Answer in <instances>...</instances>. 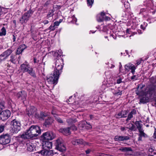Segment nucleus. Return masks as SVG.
<instances>
[{
    "mask_svg": "<svg viewBox=\"0 0 156 156\" xmlns=\"http://www.w3.org/2000/svg\"><path fill=\"white\" fill-rule=\"evenodd\" d=\"M11 129V132L13 133H17L21 129V124L20 122L16 120H13L10 123Z\"/></svg>",
    "mask_w": 156,
    "mask_h": 156,
    "instance_id": "nucleus-6",
    "label": "nucleus"
},
{
    "mask_svg": "<svg viewBox=\"0 0 156 156\" xmlns=\"http://www.w3.org/2000/svg\"><path fill=\"white\" fill-rule=\"evenodd\" d=\"M59 24L60 22H58V21H56L53 23V24L56 27L59 26Z\"/></svg>",
    "mask_w": 156,
    "mask_h": 156,
    "instance_id": "nucleus-49",
    "label": "nucleus"
},
{
    "mask_svg": "<svg viewBox=\"0 0 156 156\" xmlns=\"http://www.w3.org/2000/svg\"><path fill=\"white\" fill-rule=\"evenodd\" d=\"M139 131V137L138 138V140L139 141H141L142 140V137L146 138L147 137V135L144 132L143 129Z\"/></svg>",
    "mask_w": 156,
    "mask_h": 156,
    "instance_id": "nucleus-23",
    "label": "nucleus"
},
{
    "mask_svg": "<svg viewBox=\"0 0 156 156\" xmlns=\"http://www.w3.org/2000/svg\"><path fill=\"white\" fill-rule=\"evenodd\" d=\"M110 37H113V38H114V39H115V38H116V37H115V36H114L113 35H111L110 36Z\"/></svg>",
    "mask_w": 156,
    "mask_h": 156,
    "instance_id": "nucleus-60",
    "label": "nucleus"
},
{
    "mask_svg": "<svg viewBox=\"0 0 156 156\" xmlns=\"http://www.w3.org/2000/svg\"><path fill=\"white\" fill-rule=\"evenodd\" d=\"M26 48L27 47L24 44H22L20 45L16 50V55H19L21 54Z\"/></svg>",
    "mask_w": 156,
    "mask_h": 156,
    "instance_id": "nucleus-20",
    "label": "nucleus"
},
{
    "mask_svg": "<svg viewBox=\"0 0 156 156\" xmlns=\"http://www.w3.org/2000/svg\"><path fill=\"white\" fill-rule=\"evenodd\" d=\"M133 117V115H132L131 114L129 113L128 115L127 119H126V121H129V120H130Z\"/></svg>",
    "mask_w": 156,
    "mask_h": 156,
    "instance_id": "nucleus-41",
    "label": "nucleus"
},
{
    "mask_svg": "<svg viewBox=\"0 0 156 156\" xmlns=\"http://www.w3.org/2000/svg\"><path fill=\"white\" fill-rule=\"evenodd\" d=\"M115 67V66L114 65H112V66L111 67V68H114Z\"/></svg>",
    "mask_w": 156,
    "mask_h": 156,
    "instance_id": "nucleus-62",
    "label": "nucleus"
},
{
    "mask_svg": "<svg viewBox=\"0 0 156 156\" xmlns=\"http://www.w3.org/2000/svg\"><path fill=\"white\" fill-rule=\"evenodd\" d=\"M144 85L139 84L137 89L136 90V93L139 96L145 95L150 98H156V85H150L147 87L145 90L143 89Z\"/></svg>",
    "mask_w": 156,
    "mask_h": 156,
    "instance_id": "nucleus-1",
    "label": "nucleus"
},
{
    "mask_svg": "<svg viewBox=\"0 0 156 156\" xmlns=\"http://www.w3.org/2000/svg\"><path fill=\"white\" fill-rule=\"evenodd\" d=\"M111 89L112 90V92L113 94L117 95H121L122 94V91H120L118 88L115 87V89L111 88Z\"/></svg>",
    "mask_w": 156,
    "mask_h": 156,
    "instance_id": "nucleus-25",
    "label": "nucleus"
},
{
    "mask_svg": "<svg viewBox=\"0 0 156 156\" xmlns=\"http://www.w3.org/2000/svg\"><path fill=\"white\" fill-rule=\"evenodd\" d=\"M55 54L56 55H57L58 56H60L62 54L61 50H58L57 52L55 53Z\"/></svg>",
    "mask_w": 156,
    "mask_h": 156,
    "instance_id": "nucleus-40",
    "label": "nucleus"
},
{
    "mask_svg": "<svg viewBox=\"0 0 156 156\" xmlns=\"http://www.w3.org/2000/svg\"><path fill=\"white\" fill-rule=\"evenodd\" d=\"M92 128L90 124V123H87V126H86L85 129H89Z\"/></svg>",
    "mask_w": 156,
    "mask_h": 156,
    "instance_id": "nucleus-46",
    "label": "nucleus"
},
{
    "mask_svg": "<svg viewBox=\"0 0 156 156\" xmlns=\"http://www.w3.org/2000/svg\"><path fill=\"white\" fill-rule=\"evenodd\" d=\"M13 42H14L16 41V38L15 36L14 35H13Z\"/></svg>",
    "mask_w": 156,
    "mask_h": 156,
    "instance_id": "nucleus-59",
    "label": "nucleus"
},
{
    "mask_svg": "<svg viewBox=\"0 0 156 156\" xmlns=\"http://www.w3.org/2000/svg\"><path fill=\"white\" fill-rule=\"evenodd\" d=\"M94 0H87V4L88 6L91 7L94 3Z\"/></svg>",
    "mask_w": 156,
    "mask_h": 156,
    "instance_id": "nucleus-37",
    "label": "nucleus"
},
{
    "mask_svg": "<svg viewBox=\"0 0 156 156\" xmlns=\"http://www.w3.org/2000/svg\"><path fill=\"white\" fill-rule=\"evenodd\" d=\"M105 15V13L102 12L101 13L100 15H98L97 16V20L98 22H101L103 21L104 18V16Z\"/></svg>",
    "mask_w": 156,
    "mask_h": 156,
    "instance_id": "nucleus-26",
    "label": "nucleus"
},
{
    "mask_svg": "<svg viewBox=\"0 0 156 156\" xmlns=\"http://www.w3.org/2000/svg\"><path fill=\"white\" fill-rule=\"evenodd\" d=\"M26 147L27 150L31 152L33 151L35 148L34 144L31 142L27 143L26 144Z\"/></svg>",
    "mask_w": 156,
    "mask_h": 156,
    "instance_id": "nucleus-24",
    "label": "nucleus"
},
{
    "mask_svg": "<svg viewBox=\"0 0 156 156\" xmlns=\"http://www.w3.org/2000/svg\"><path fill=\"white\" fill-rule=\"evenodd\" d=\"M61 62H63V60L61 59H57L55 61V66L53 73L47 78V80L49 83L55 84L57 83L63 67Z\"/></svg>",
    "mask_w": 156,
    "mask_h": 156,
    "instance_id": "nucleus-2",
    "label": "nucleus"
},
{
    "mask_svg": "<svg viewBox=\"0 0 156 156\" xmlns=\"http://www.w3.org/2000/svg\"><path fill=\"white\" fill-rule=\"evenodd\" d=\"M140 28L143 30H145V27L143 26V25L141 24L140 26Z\"/></svg>",
    "mask_w": 156,
    "mask_h": 156,
    "instance_id": "nucleus-57",
    "label": "nucleus"
},
{
    "mask_svg": "<svg viewBox=\"0 0 156 156\" xmlns=\"http://www.w3.org/2000/svg\"><path fill=\"white\" fill-rule=\"evenodd\" d=\"M55 144L56 149L59 151L63 152L66 150L65 145L61 139H59L57 140Z\"/></svg>",
    "mask_w": 156,
    "mask_h": 156,
    "instance_id": "nucleus-7",
    "label": "nucleus"
},
{
    "mask_svg": "<svg viewBox=\"0 0 156 156\" xmlns=\"http://www.w3.org/2000/svg\"><path fill=\"white\" fill-rule=\"evenodd\" d=\"M5 126L4 125L2 124L0 125V133L2 132L4 129Z\"/></svg>",
    "mask_w": 156,
    "mask_h": 156,
    "instance_id": "nucleus-43",
    "label": "nucleus"
},
{
    "mask_svg": "<svg viewBox=\"0 0 156 156\" xmlns=\"http://www.w3.org/2000/svg\"><path fill=\"white\" fill-rule=\"evenodd\" d=\"M55 134L50 132H45L41 136V138L43 140H51L55 138Z\"/></svg>",
    "mask_w": 156,
    "mask_h": 156,
    "instance_id": "nucleus-8",
    "label": "nucleus"
},
{
    "mask_svg": "<svg viewBox=\"0 0 156 156\" xmlns=\"http://www.w3.org/2000/svg\"><path fill=\"white\" fill-rule=\"evenodd\" d=\"M153 137L154 139L156 138V129H155V131H154V134Z\"/></svg>",
    "mask_w": 156,
    "mask_h": 156,
    "instance_id": "nucleus-53",
    "label": "nucleus"
},
{
    "mask_svg": "<svg viewBox=\"0 0 156 156\" xmlns=\"http://www.w3.org/2000/svg\"><path fill=\"white\" fill-rule=\"evenodd\" d=\"M141 122L136 121L135 122V124L136 126L137 129H138L139 131L143 129L142 127V124L141 123Z\"/></svg>",
    "mask_w": 156,
    "mask_h": 156,
    "instance_id": "nucleus-27",
    "label": "nucleus"
},
{
    "mask_svg": "<svg viewBox=\"0 0 156 156\" xmlns=\"http://www.w3.org/2000/svg\"><path fill=\"white\" fill-rule=\"evenodd\" d=\"M131 126H130L129 129L131 130H133L134 131H135L136 130V129L135 128V126L133 124H131Z\"/></svg>",
    "mask_w": 156,
    "mask_h": 156,
    "instance_id": "nucleus-39",
    "label": "nucleus"
},
{
    "mask_svg": "<svg viewBox=\"0 0 156 156\" xmlns=\"http://www.w3.org/2000/svg\"><path fill=\"white\" fill-rule=\"evenodd\" d=\"M6 30L4 27H3L0 32V36L5 35L6 34Z\"/></svg>",
    "mask_w": 156,
    "mask_h": 156,
    "instance_id": "nucleus-35",
    "label": "nucleus"
},
{
    "mask_svg": "<svg viewBox=\"0 0 156 156\" xmlns=\"http://www.w3.org/2000/svg\"><path fill=\"white\" fill-rule=\"evenodd\" d=\"M72 144L74 145H78L79 144H82L84 145H87L88 143L87 142H85L82 139H77L74 138L73 139L72 141Z\"/></svg>",
    "mask_w": 156,
    "mask_h": 156,
    "instance_id": "nucleus-13",
    "label": "nucleus"
},
{
    "mask_svg": "<svg viewBox=\"0 0 156 156\" xmlns=\"http://www.w3.org/2000/svg\"><path fill=\"white\" fill-rule=\"evenodd\" d=\"M33 12L30 9L23 15L20 20V21L22 23L27 22L29 20V18L33 14Z\"/></svg>",
    "mask_w": 156,
    "mask_h": 156,
    "instance_id": "nucleus-9",
    "label": "nucleus"
},
{
    "mask_svg": "<svg viewBox=\"0 0 156 156\" xmlns=\"http://www.w3.org/2000/svg\"><path fill=\"white\" fill-rule=\"evenodd\" d=\"M12 52V51L11 49H8L4 51L0 55V61L3 60L7 58Z\"/></svg>",
    "mask_w": 156,
    "mask_h": 156,
    "instance_id": "nucleus-15",
    "label": "nucleus"
},
{
    "mask_svg": "<svg viewBox=\"0 0 156 156\" xmlns=\"http://www.w3.org/2000/svg\"><path fill=\"white\" fill-rule=\"evenodd\" d=\"M154 79V77H151L150 79V81L152 83H154L155 82H154L152 81V80Z\"/></svg>",
    "mask_w": 156,
    "mask_h": 156,
    "instance_id": "nucleus-56",
    "label": "nucleus"
},
{
    "mask_svg": "<svg viewBox=\"0 0 156 156\" xmlns=\"http://www.w3.org/2000/svg\"><path fill=\"white\" fill-rule=\"evenodd\" d=\"M40 127L37 125H32L26 132L21 136V137L24 139H30L37 136L41 133Z\"/></svg>",
    "mask_w": 156,
    "mask_h": 156,
    "instance_id": "nucleus-3",
    "label": "nucleus"
},
{
    "mask_svg": "<svg viewBox=\"0 0 156 156\" xmlns=\"http://www.w3.org/2000/svg\"><path fill=\"white\" fill-rule=\"evenodd\" d=\"M27 94L26 92L24 91L19 92L17 94V96L20 99L23 101L26 99Z\"/></svg>",
    "mask_w": 156,
    "mask_h": 156,
    "instance_id": "nucleus-18",
    "label": "nucleus"
},
{
    "mask_svg": "<svg viewBox=\"0 0 156 156\" xmlns=\"http://www.w3.org/2000/svg\"><path fill=\"white\" fill-rule=\"evenodd\" d=\"M59 131L60 132L62 133L64 135H69L70 134L69 127L60 129Z\"/></svg>",
    "mask_w": 156,
    "mask_h": 156,
    "instance_id": "nucleus-19",
    "label": "nucleus"
},
{
    "mask_svg": "<svg viewBox=\"0 0 156 156\" xmlns=\"http://www.w3.org/2000/svg\"><path fill=\"white\" fill-rule=\"evenodd\" d=\"M10 141V137L8 134L1 136H0V144H6L9 143Z\"/></svg>",
    "mask_w": 156,
    "mask_h": 156,
    "instance_id": "nucleus-10",
    "label": "nucleus"
},
{
    "mask_svg": "<svg viewBox=\"0 0 156 156\" xmlns=\"http://www.w3.org/2000/svg\"><path fill=\"white\" fill-rule=\"evenodd\" d=\"M117 83L119 84L122 82V79L121 78H119L117 80Z\"/></svg>",
    "mask_w": 156,
    "mask_h": 156,
    "instance_id": "nucleus-50",
    "label": "nucleus"
},
{
    "mask_svg": "<svg viewBox=\"0 0 156 156\" xmlns=\"http://www.w3.org/2000/svg\"><path fill=\"white\" fill-rule=\"evenodd\" d=\"M73 20L74 21H75V22H76L77 21V19L76 18H74V17H73Z\"/></svg>",
    "mask_w": 156,
    "mask_h": 156,
    "instance_id": "nucleus-61",
    "label": "nucleus"
},
{
    "mask_svg": "<svg viewBox=\"0 0 156 156\" xmlns=\"http://www.w3.org/2000/svg\"><path fill=\"white\" fill-rule=\"evenodd\" d=\"M62 19H60V20H59V22H60V23H61V22H62Z\"/></svg>",
    "mask_w": 156,
    "mask_h": 156,
    "instance_id": "nucleus-64",
    "label": "nucleus"
},
{
    "mask_svg": "<svg viewBox=\"0 0 156 156\" xmlns=\"http://www.w3.org/2000/svg\"><path fill=\"white\" fill-rule=\"evenodd\" d=\"M91 151V150L90 149H88L85 151L86 153L87 154H88L90 153Z\"/></svg>",
    "mask_w": 156,
    "mask_h": 156,
    "instance_id": "nucleus-54",
    "label": "nucleus"
},
{
    "mask_svg": "<svg viewBox=\"0 0 156 156\" xmlns=\"http://www.w3.org/2000/svg\"><path fill=\"white\" fill-rule=\"evenodd\" d=\"M119 150L123 152L131 151V149L130 148L126 147L120 148L119 149Z\"/></svg>",
    "mask_w": 156,
    "mask_h": 156,
    "instance_id": "nucleus-34",
    "label": "nucleus"
},
{
    "mask_svg": "<svg viewBox=\"0 0 156 156\" xmlns=\"http://www.w3.org/2000/svg\"><path fill=\"white\" fill-rule=\"evenodd\" d=\"M36 110V108L33 106H30L29 108L26 109V114L29 116H34L40 120H43L47 116V114L44 112H41L40 113H37Z\"/></svg>",
    "mask_w": 156,
    "mask_h": 156,
    "instance_id": "nucleus-4",
    "label": "nucleus"
},
{
    "mask_svg": "<svg viewBox=\"0 0 156 156\" xmlns=\"http://www.w3.org/2000/svg\"><path fill=\"white\" fill-rule=\"evenodd\" d=\"M54 11L52 9L50 10L46 16L47 18L49 19L50 18L52 17L54 15Z\"/></svg>",
    "mask_w": 156,
    "mask_h": 156,
    "instance_id": "nucleus-29",
    "label": "nucleus"
},
{
    "mask_svg": "<svg viewBox=\"0 0 156 156\" xmlns=\"http://www.w3.org/2000/svg\"><path fill=\"white\" fill-rule=\"evenodd\" d=\"M149 98L147 96L143 97L140 99V103L144 104L148 102Z\"/></svg>",
    "mask_w": 156,
    "mask_h": 156,
    "instance_id": "nucleus-28",
    "label": "nucleus"
},
{
    "mask_svg": "<svg viewBox=\"0 0 156 156\" xmlns=\"http://www.w3.org/2000/svg\"><path fill=\"white\" fill-rule=\"evenodd\" d=\"M142 60L141 59H139L136 61V63L137 65L136 66H137L138 65H140L141 63Z\"/></svg>",
    "mask_w": 156,
    "mask_h": 156,
    "instance_id": "nucleus-48",
    "label": "nucleus"
},
{
    "mask_svg": "<svg viewBox=\"0 0 156 156\" xmlns=\"http://www.w3.org/2000/svg\"><path fill=\"white\" fill-rule=\"evenodd\" d=\"M52 147L51 142L48 140H43L42 143L43 148L49 150Z\"/></svg>",
    "mask_w": 156,
    "mask_h": 156,
    "instance_id": "nucleus-17",
    "label": "nucleus"
},
{
    "mask_svg": "<svg viewBox=\"0 0 156 156\" xmlns=\"http://www.w3.org/2000/svg\"><path fill=\"white\" fill-rule=\"evenodd\" d=\"M127 114V111L124 110L121 111L116 115V117L118 118L126 117Z\"/></svg>",
    "mask_w": 156,
    "mask_h": 156,
    "instance_id": "nucleus-21",
    "label": "nucleus"
},
{
    "mask_svg": "<svg viewBox=\"0 0 156 156\" xmlns=\"http://www.w3.org/2000/svg\"><path fill=\"white\" fill-rule=\"evenodd\" d=\"M34 63H37L39 61H37L36 59L35 58H34Z\"/></svg>",
    "mask_w": 156,
    "mask_h": 156,
    "instance_id": "nucleus-55",
    "label": "nucleus"
},
{
    "mask_svg": "<svg viewBox=\"0 0 156 156\" xmlns=\"http://www.w3.org/2000/svg\"><path fill=\"white\" fill-rule=\"evenodd\" d=\"M5 103L4 101L0 102V112L5 108Z\"/></svg>",
    "mask_w": 156,
    "mask_h": 156,
    "instance_id": "nucleus-36",
    "label": "nucleus"
},
{
    "mask_svg": "<svg viewBox=\"0 0 156 156\" xmlns=\"http://www.w3.org/2000/svg\"><path fill=\"white\" fill-rule=\"evenodd\" d=\"M57 27L55 26L53 24H52L49 27V29L51 31H53Z\"/></svg>",
    "mask_w": 156,
    "mask_h": 156,
    "instance_id": "nucleus-38",
    "label": "nucleus"
},
{
    "mask_svg": "<svg viewBox=\"0 0 156 156\" xmlns=\"http://www.w3.org/2000/svg\"><path fill=\"white\" fill-rule=\"evenodd\" d=\"M53 119L50 117H47L45 120V122L44 123V125L47 127L48 126L51 125L53 122Z\"/></svg>",
    "mask_w": 156,
    "mask_h": 156,
    "instance_id": "nucleus-22",
    "label": "nucleus"
},
{
    "mask_svg": "<svg viewBox=\"0 0 156 156\" xmlns=\"http://www.w3.org/2000/svg\"><path fill=\"white\" fill-rule=\"evenodd\" d=\"M66 122L69 125H70L75 123L76 122V120L75 119H73L71 118H70L67 119Z\"/></svg>",
    "mask_w": 156,
    "mask_h": 156,
    "instance_id": "nucleus-31",
    "label": "nucleus"
},
{
    "mask_svg": "<svg viewBox=\"0 0 156 156\" xmlns=\"http://www.w3.org/2000/svg\"><path fill=\"white\" fill-rule=\"evenodd\" d=\"M21 70L23 73L27 72L31 76L36 77V75L35 71L33 68L30 67L29 63L27 62H25L24 63L21 64L20 66Z\"/></svg>",
    "mask_w": 156,
    "mask_h": 156,
    "instance_id": "nucleus-5",
    "label": "nucleus"
},
{
    "mask_svg": "<svg viewBox=\"0 0 156 156\" xmlns=\"http://www.w3.org/2000/svg\"><path fill=\"white\" fill-rule=\"evenodd\" d=\"M16 56L15 55L12 54L10 56V61L12 63L15 64L16 62Z\"/></svg>",
    "mask_w": 156,
    "mask_h": 156,
    "instance_id": "nucleus-30",
    "label": "nucleus"
},
{
    "mask_svg": "<svg viewBox=\"0 0 156 156\" xmlns=\"http://www.w3.org/2000/svg\"><path fill=\"white\" fill-rule=\"evenodd\" d=\"M50 3L51 0H48L47 2H46L44 5V6L45 7H46L50 4Z\"/></svg>",
    "mask_w": 156,
    "mask_h": 156,
    "instance_id": "nucleus-44",
    "label": "nucleus"
},
{
    "mask_svg": "<svg viewBox=\"0 0 156 156\" xmlns=\"http://www.w3.org/2000/svg\"><path fill=\"white\" fill-rule=\"evenodd\" d=\"M55 120L58 122L62 123L63 121L62 119L60 118L58 115H55L54 116Z\"/></svg>",
    "mask_w": 156,
    "mask_h": 156,
    "instance_id": "nucleus-33",
    "label": "nucleus"
},
{
    "mask_svg": "<svg viewBox=\"0 0 156 156\" xmlns=\"http://www.w3.org/2000/svg\"><path fill=\"white\" fill-rule=\"evenodd\" d=\"M90 119H92V118H93V116L92 115H90Z\"/></svg>",
    "mask_w": 156,
    "mask_h": 156,
    "instance_id": "nucleus-63",
    "label": "nucleus"
},
{
    "mask_svg": "<svg viewBox=\"0 0 156 156\" xmlns=\"http://www.w3.org/2000/svg\"><path fill=\"white\" fill-rule=\"evenodd\" d=\"M48 23L49 21L48 20H44L42 22V23H43L44 25H46L48 24Z\"/></svg>",
    "mask_w": 156,
    "mask_h": 156,
    "instance_id": "nucleus-51",
    "label": "nucleus"
},
{
    "mask_svg": "<svg viewBox=\"0 0 156 156\" xmlns=\"http://www.w3.org/2000/svg\"><path fill=\"white\" fill-rule=\"evenodd\" d=\"M130 139V137L128 136H116L114 138L115 141L119 142L124 140H127Z\"/></svg>",
    "mask_w": 156,
    "mask_h": 156,
    "instance_id": "nucleus-16",
    "label": "nucleus"
},
{
    "mask_svg": "<svg viewBox=\"0 0 156 156\" xmlns=\"http://www.w3.org/2000/svg\"><path fill=\"white\" fill-rule=\"evenodd\" d=\"M87 125V123L85 121H83L79 124V126L82 128L84 129L85 128L86 126Z\"/></svg>",
    "mask_w": 156,
    "mask_h": 156,
    "instance_id": "nucleus-32",
    "label": "nucleus"
},
{
    "mask_svg": "<svg viewBox=\"0 0 156 156\" xmlns=\"http://www.w3.org/2000/svg\"><path fill=\"white\" fill-rule=\"evenodd\" d=\"M125 68L126 71H129L130 70H131V73L133 75H134L136 67L133 64L131 63H128L125 65Z\"/></svg>",
    "mask_w": 156,
    "mask_h": 156,
    "instance_id": "nucleus-14",
    "label": "nucleus"
},
{
    "mask_svg": "<svg viewBox=\"0 0 156 156\" xmlns=\"http://www.w3.org/2000/svg\"><path fill=\"white\" fill-rule=\"evenodd\" d=\"M43 156H52L53 154V151L47 149L43 148V149L38 152Z\"/></svg>",
    "mask_w": 156,
    "mask_h": 156,
    "instance_id": "nucleus-12",
    "label": "nucleus"
},
{
    "mask_svg": "<svg viewBox=\"0 0 156 156\" xmlns=\"http://www.w3.org/2000/svg\"><path fill=\"white\" fill-rule=\"evenodd\" d=\"M11 112L9 110L2 111L0 113V117L3 121L7 120L10 116Z\"/></svg>",
    "mask_w": 156,
    "mask_h": 156,
    "instance_id": "nucleus-11",
    "label": "nucleus"
},
{
    "mask_svg": "<svg viewBox=\"0 0 156 156\" xmlns=\"http://www.w3.org/2000/svg\"><path fill=\"white\" fill-rule=\"evenodd\" d=\"M105 19L106 20H110V18L106 16L105 18Z\"/></svg>",
    "mask_w": 156,
    "mask_h": 156,
    "instance_id": "nucleus-58",
    "label": "nucleus"
},
{
    "mask_svg": "<svg viewBox=\"0 0 156 156\" xmlns=\"http://www.w3.org/2000/svg\"><path fill=\"white\" fill-rule=\"evenodd\" d=\"M120 129L122 131H126V128L122 126L121 127Z\"/></svg>",
    "mask_w": 156,
    "mask_h": 156,
    "instance_id": "nucleus-52",
    "label": "nucleus"
},
{
    "mask_svg": "<svg viewBox=\"0 0 156 156\" xmlns=\"http://www.w3.org/2000/svg\"><path fill=\"white\" fill-rule=\"evenodd\" d=\"M130 113L132 115H135L136 113V110L135 109H133Z\"/></svg>",
    "mask_w": 156,
    "mask_h": 156,
    "instance_id": "nucleus-45",
    "label": "nucleus"
},
{
    "mask_svg": "<svg viewBox=\"0 0 156 156\" xmlns=\"http://www.w3.org/2000/svg\"><path fill=\"white\" fill-rule=\"evenodd\" d=\"M137 78L136 75H133L131 77V79L133 80H136Z\"/></svg>",
    "mask_w": 156,
    "mask_h": 156,
    "instance_id": "nucleus-47",
    "label": "nucleus"
},
{
    "mask_svg": "<svg viewBox=\"0 0 156 156\" xmlns=\"http://www.w3.org/2000/svg\"><path fill=\"white\" fill-rule=\"evenodd\" d=\"M97 156H113L111 155L108 154H105L104 153H99L98 154Z\"/></svg>",
    "mask_w": 156,
    "mask_h": 156,
    "instance_id": "nucleus-42",
    "label": "nucleus"
}]
</instances>
